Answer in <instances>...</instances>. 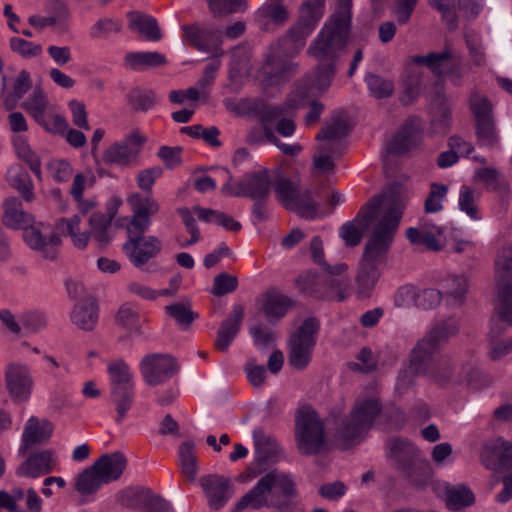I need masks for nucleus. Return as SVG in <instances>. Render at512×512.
Wrapping results in <instances>:
<instances>
[{"mask_svg": "<svg viewBox=\"0 0 512 512\" xmlns=\"http://www.w3.org/2000/svg\"><path fill=\"white\" fill-rule=\"evenodd\" d=\"M404 200L405 194L399 187L386 192L384 213L365 244L356 276L357 292L363 298L370 296L380 278V267L385 263L403 215Z\"/></svg>", "mask_w": 512, "mask_h": 512, "instance_id": "1", "label": "nucleus"}, {"mask_svg": "<svg viewBox=\"0 0 512 512\" xmlns=\"http://www.w3.org/2000/svg\"><path fill=\"white\" fill-rule=\"evenodd\" d=\"M297 485L292 474L273 469L265 473L235 504L233 511L244 509L258 510L264 507L287 509L293 498L297 497Z\"/></svg>", "mask_w": 512, "mask_h": 512, "instance_id": "2", "label": "nucleus"}, {"mask_svg": "<svg viewBox=\"0 0 512 512\" xmlns=\"http://www.w3.org/2000/svg\"><path fill=\"white\" fill-rule=\"evenodd\" d=\"M316 27L298 18L276 44L271 46L262 66V74L272 84H279L289 79L297 70V64L282 57L298 54L306 44V39Z\"/></svg>", "mask_w": 512, "mask_h": 512, "instance_id": "3", "label": "nucleus"}, {"mask_svg": "<svg viewBox=\"0 0 512 512\" xmlns=\"http://www.w3.org/2000/svg\"><path fill=\"white\" fill-rule=\"evenodd\" d=\"M352 0H338L335 13L310 43L307 54L318 62L335 63L347 44L351 28Z\"/></svg>", "mask_w": 512, "mask_h": 512, "instance_id": "4", "label": "nucleus"}, {"mask_svg": "<svg viewBox=\"0 0 512 512\" xmlns=\"http://www.w3.org/2000/svg\"><path fill=\"white\" fill-rule=\"evenodd\" d=\"M381 412L376 398L358 399L349 414L335 419L334 441L342 449L359 444Z\"/></svg>", "mask_w": 512, "mask_h": 512, "instance_id": "5", "label": "nucleus"}, {"mask_svg": "<svg viewBox=\"0 0 512 512\" xmlns=\"http://www.w3.org/2000/svg\"><path fill=\"white\" fill-rule=\"evenodd\" d=\"M460 321L456 317H449L435 323L420 338L409 355V368L414 375L426 374L432 363L434 354L445 345L450 338L458 334Z\"/></svg>", "mask_w": 512, "mask_h": 512, "instance_id": "6", "label": "nucleus"}, {"mask_svg": "<svg viewBox=\"0 0 512 512\" xmlns=\"http://www.w3.org/2000/svg\"><path fill=\"white\" fill-rule=\"evenodd\" d=\"M395 187L401 188V190L404 192V208L406 207L409 198L407 188L399 183H394L387 186L380 195L375 196L364 207H362L352 221L346 222L340 227L339 236L343 239L346 246L355 247L359 245L365 231L373 222V227H375V225L377 224V222L384 213V202L386 201V192H388V190H390L391 188ZM373 229L374 228H372V230Z\"/></svg>", "mask_w": 512, "mask_h": 512, "instance_id": "7", "label": "nucleus"}, {"mask_svg": "<svg viewBox=\"0 0 512 512\" xmlns=\"http://www.w3.org/2000/svg\"><path fill=\"white\" fill-rule=\"evenodd\" d=\"M295 439L302 455L320 453L326 445L324 422L311 407L299 409L296 417Z\"/></svg>", "mask_w": 512, "mask_h": 512, "instance_id": "8", "label": "nucleus"}, {"mask_svg": "<svg viewBox=\"0 0 512 512\" xmlns=\"http://www.w3.org/2000/svg\"><path fill=\"white\" fill-rule=\"evenodd\" d=\"M320 323L314 317L306 318L290 335L288 345V364L295 370H304L312 360Z\"/></svg>", "mask_w": 512, "mask_h": 512, "instance_id": "9", "label": "nucleus"}, {"mask_svg": "<svg viewBox=\"0 0 512 512\" xmlns=\"http://www.w3.org/2000/svg\"><path fill=\"white\" fill-rule=\"evenodd\" d=\"M227 182L222 186V194L230 197H246L250 199H268L273 185V176L267 168L245 173L238 181L232 183V175L227 169Z\"/></svg>", "mask_w": 512, "mask_h": 512, "instance_id": "10", "label": "nucleus"}, {"mask_svg": "<svg viewBox=\"0 0 512 512\" xmlns=\"http://www.w3.org/2000/svg\"><path fill=\"white\" fill-rule=\"evenodd\" d=\"M299 290L305 295L315 298L335 300L341 302L345 299V276L324 280L312 272H306L296 279Z\"/></svg>", "mask_w": 512, "mask_h": 512, "instance_id": "11", "label": "nucleus"}, {"mask_svg": "<svg viewBox=\"0 0 512 512\" xmlns=\"http://www.w3.org/2000/svg\"><path fill=\"white\" fill-rule=\"evenodd\" d=\"M23 231V239L30 249L46 260L56 259L61 238L50 225L33 221Z\"/></svg>", "mask_w": 512, "mask_h": 512, "instance_id": "12", "label": "nucleus"}, {"mask_svg": "<svg viewBox=\"0 0 512 512\" xmlns=\"http://www.w3.org/2000/svg\"><path fill=\"white\" fill-rule=\"evenodd\" d=\"M139 370L143 381L154 387L169 381L177 373L178 366L169 354L151 353L141 359Z\"/></svg>", "mask_w": 512, "mask_h": 512, "instance_id": "13", "label": "nucleus"}, {"mask_svg": "<svg viewBox=\"0 0 512 512\" xmlns=\"http://www.w3.org/2000/svg\"><path fill=\"white\" fill-rule=\"evenodd\" d=\"M5 388L11 400L24 403L30 399L34 379L30 367L21 362H11L4 371Z\"/></svg>", "mask_w": 512, "mask_h": 512, "instance_id": "14", "label": "nucleus"}, {"mask_svg": "<svg viewBox=\"0 0 512 512\" xmlns=\"http://www.w3.org/2000/svg\"><path fill=\"white\" fill-rule=\"evenodd\" d=\"M118 500L123 506L144 512H173L169 502L155 495L149 488L141 486L123 489Z\"/></svg>", "mask_w": 512, "mask_h": 512, "instance_id": "15", "label": "nucleus"}, {"mask_svg": "<svg viewBox=\"0 0 512 512\" xmlns=\"http://www.w3.org/2000/svg\"><path fill=\"white\" fill-rule=\"evenodd\" d=\"M474 372L472 368L466 371L465 366L459 367L452 357L444 355L429 366L425 375L439 386H449L470 383Z\"/></svg>", "mask_w": 512, "mask_h": 512, "instance_id": "16", "label": "nucleus"}, {"mask_svg": "<svg viewBox=\"0 0 512 512\" xmlns=\"http://www.w3.org/2000/svg\"><path fill=\"white\" fill-rule=\"evenodd\" d=\"M181 30L184 44L200 52H214L216 56L224 55V51L219 49L217 40L218 28L195 22L183 25Z\"/></svg>", "mask_w": 512, "mask_h": 512, "instance_id": "17", "label": "nucleus"}, {"mask_svg": "<svg viewBox=\"0 0 512 512\" xmlns=\"http://www.w3.org/2000/svg\"><path fill=\"white\" fill-rule=\"evenodd\" d=\"M290 18V9L284 0H266L254 13L255 22L265 32L284 27Z\"/></svg>", "mask_w": 512, "mask_h": 512, "instance_id": "18", "label": "nucleus"}, {"mask_svg": "<svg viewBox=\"0 0 512 512\" xmlns=\"http://www.w3.org/2000/svg\"><path fill=\"white\" fill-rule=\"evenodd\" d=\"M480 458L484 466L499 472L512 469V442L503 438L492 439L482 447Z\"/></svg>", "mask_w": 512, "mask_h": 512, "instance_id": "19", "label": "nucleus"}, {"mask_svg": "<svg viewBox=\"0 0 512 512\" xmlns=\"http://www.w3.org/2000/svg\"><path fill=\"white\" fill-rule=\"evenodd\" d=\"M200 487L213 510L222 508L233 495L231 480L219 474H207L199 479Z\"/></svg>", "mask_w": 512, "mask_h": 512, "instance_id": "20", "label": "nucleus"}, {"mask_svg": "<svg viewBox=\"0 0 512 512\" xmlns=\"http://www.w3.org/2000/svg\"><path fill=\"white\" fill-rule=\"evenodd\" d=\"M123 250L130 261L140 267L159 254L161 241L155 236H133L123 245Z\"/></svg>", "mask_w": 512, "mask_h": 512, "instance_id": "21", "label": "nucleus"}, {"mask_svg": "<svg viewBox=\"0 0 512 512\" xmlns=\"http://www.w3.org/2000/svg\"><path fill=\"white\" fill-rule=\"evenodd\" d=\"M421 138V121L418 118H410L387 144V152L396 155L404 154L416 147Z\"/></svg>", "mask_w": 512, "mask_h": 512, "instance_id": "22", "label": "nucleus"}, {"mask_svg": "<svg viewBox=\"0 0 512 512\" xmlns=\"http://www.w3.org/2000/svg\"><path fill=\"white\" fill-rule=\"evenodd\" d=\"M244 319V307L241 304H235L225 320L222 321L217 331L215 339V348L221 352H226L240 331Z\"/></svg>", "mask_w": 512, "mask_h": 512, "instance_id": "23", "label": "nucleus"}, {"mask_svg": "<svg viewBox=\"0 0 512 512\" xmlns=\"http://www.w3.org/2000/svg\"><path fill=\"white\" fill-rule=\"evenodd\" d=\"M53 432V425L46 419L31 416L24 427L20 452L25 453L35 445L48 441Z\"/></svg>", "mask_w": 512, "mask_h": 512, "instance_id": "24", "label": "nucleus"}, {"mask_svg": "<svg viewBox=\"0 0 512 512\" xmlns=\"http://www.w3.org/2000/svg\"><path fill=\"white\" fill-rule=\"evenodd\" d=\"M444 229L432 223H422L418 227H410L406 230V237L411 244L425 246L429 250L439 251L442 249L439 237Z\"/></svg>", "mask_w": 512, "mask_h": 512, "instance_id": "25", "label": "nucleus"}, {"mask_svg": "<svg viewBox=\"0 0 512 512\" xmlns=\"http://www.w3.org/2000/svg\"><path fill=\"white\" fill-rule=\"evenodd\" d=\"M98 304L92 297L84 298L73 306L70 320L83 331H92L98 322Z\"/></svg>", "mask_w": 512, "mask_h": 512, "instance_id": "26", "label": "nucleus"}, {"mask_svg": "<svg viewBox=\"0 0 512 512\" xmlns=\"http://www.w3.org/2000/svg\"><path fill=\"white\" fill-rule=\"evenodd\" d=\"M386 456L391 465L398 471L402 465L420 457L418 449L409 441L401 438H391L386 442Z\"/></svg>", "mask_w": 512, "mask_h": 512, "instance_id": "27", "label": "nucleus"}, {"mask_svg": "<svg viewBox=\"0 0 512 512\" xmlns=\"http://www.w3.org/2000/svg\"><path fill=\"white\" fill-rule=\"evenodd\" d=\"M434 490L439 496L445 497L446 505L451 510H459L474 502L472 491L462 485L451 486L445 482H437Z\"/></svg>", "mask_w": 512, "mask_h": 512, "instance_id": "28", "label": "nucleus"}, {"mask_svg": "<svg viewBox=\"0 0 512 512\" xmlns=\"http://www.w3.org/2000/svg\"><path fill=\"white\" fill-rule=\"evenodd\" d=\"M106 484L118 480L127 466V459L120 452L104 454L93 463Z\"/></svg>", "mask_w": 512, "mask_h": 512, "instance_id": "29", "label": "nucleus"}, {"mask_svg": "<svg viewBox=\"0 0 512 512\" xmlns=\"http://www.w3.org/2000/svg\"><path fill=\"white\" fill-rule=\"evenodd\" d=\"M54 465L55 462L52 451L44 450L30 455L28 459L18 467L17 473L21 476L37 478L50 473Z\"/></svg>", "mask_w": 512, "mask_h": 512, "instance_id": "30", "label": "nucleus"}, {"mask_svg": "<svg viewBox=\"0 0 512 512\" xmlns=\"http://www.w3.org/2000/svg\"><path fill=\"white\" fill-rule=\"evenodd\" d=\"M3 223L10 229H25L33 221V217L24 211L21 201L16 197H9L3 203Z\"/></svg>", "mask_w": 512, "mask_h": 512, "instance_id": "31", "label": "nucleus"}, {"mask_svg": "<svg viewBox=\"0 0 512 512\" xmlns=\"http://www.w3.org/2000/svg\"><path fill=\"white\" fill-rule=\"evenodd\" d=\"M129 19L128 28L144 35L149 41H159L162 38V32L157 20L139 11H130L127 13Z\"/></svg>", "mask_w": 512, "mask_h": 512, "instance_id": "32", "label": "nucleus"}, {"mask_svg": "<svg viewBox=\"0 0 512 512\" xmlns=\"http://www.w3.org/2000/svg\"><path fill=\"white\" fill-rule=\"evenodd\" d=\"M291 305V299L277 289H270L263 294L262 309L270 322L284 317Z\"/></svg>", "mask_w": 512, "mask_h": 512, "instance_id": "33", "label": "nucleus"}, {"mask_svg": "<svg viewBox=\"0 0 512 512\" xmlns=\"http://www.w3.org/2000/svg\"><path fill=\"white\" fill-rule=\"evenodd\" d=\"M456 54L449 49L442 52H431L427 55H415L411 58L414 64L426 66L435 76L443 77L446 75L449 65L452 63Z\"/></svg>", "mask_w": 512, "mask_h": 512, "instance_id": "34", "label": "nucleus"}, {"mask_svg": "<svg viewBox=\"0 0 512 512\" xmlns=\"http://www.w3.org/2000/svg\"><path fill=\"white\" fill-rule=\"evenodd\" d=\"M115 213V210L111 209L108 213H93L89 218L90 233L88 234L92 235L100 248L106 247L112 239L109 228Z\"/></svg>", "mask_w": 512, "mask_h": 512, "instance_id": "35", "label": "nucleus"}, {"mask_svg": "<svg viewBox=\"0 0 512 512\" xmlns=\"http://www.w3.org/2000/svg\"><path fill=\"white\" fill-rule=\"evenodd\" d=\"M398 471L411 485L418 487L425 486L432 476L430 463L421 456L405 464V466L402 465V468Z\"/></svg>", "mask_w": 512, "mask_h": 512, "instance_id": "36", "label": "nucleus"}, {"mask_svg": "<svg viewBox=\"0 0 512 512\" xmlns=\"http://www.w3.org/2000/svg\"><path fill=\"white\" fill-rule=\"evenodd\" d=\"M178 463L183 477L189 483H194L197 479L199 465L193 441H184L180 444L178 449Z\"/></svg>", "mask_w": 512, "mask_h": 512, "instance_id": "37", "label": "nucleus"}, {"mask_svg": "<svg viewBox=\"0 0 512 512\" xmlns=\"http://www.w3.org/2000/svg\"><path fill=\"white\" fill-rule=\"evenodd\" d=\"M139 154V149L132 147L128 142H117L109 146L103 153V162L108 165L126 166Z\"/></svg>", "mask_w": 512, "mask_h": 512, "instance_id": "38", "label": "nucleus"}, {"mask_svg": "<svg viewBox=\"0 0 512 512\" xmlns=\"http://www.w3.org/2000/svg\"><path fill=\"white\" fill-rule=\"evenodd\" d=\"M274 191L277 200L285 207H293V199L297 196L300 189L296 182L283 176L280 169H276L273 174Z\"/></svg>", "mask_w": 512, "mask_h": 512, "instance_id": "39", "label": "nucleus"}, {"mask_svg": "<svg viewBox=\"0 0 512 512\" xmlns=\"http://www.w3.org/2000/svg\"><path fill=\"white\" fill-rule=\"evenodd\" d=\"M105 484L104 479L92 464L77 475L74 488L81 496L86 497L95 494Z\"/></svg>", "mask_w": 512, "mask_h": 512, "instance_id": "40", "label": "nucleus"}, {"mask_svg": "<svg viewBox=\"0 0 512 512\" xmlns=\"http://www.w3.org/2000/svg\"><path fill=\"white\" fill-rule=\"evenodd\" d=\"M451 110L445 95L438 94L431 106V124L439 133H445L451 125Z\"/></svg>", "mask_w": 512, "mask_h": 512, "instance_id": "41", "label": "nucleus"}, {"mask_svg": "<svg viewBox=\"0 0 512 512\" xmlns=\"http://www.w3.org/2000/svg\"><path fill=\"white\" fill-rule=\"evenodd\" d=\"M125 63L133 70H145L164 66L167 60L159 52H130L125 56Z\"/></svg>", "mask_w": 512, "mask_h": 512, "instance_id": "42", "label": "nucleus"}, {"mask_svg": "<svg viewBox=\"0 0 512 512\" xmlns=\"http://www.w3.org/2000/svg\"><path fill=\"white\" fill-rule=\"evenodd\" d=\"M7 180L15 188L26 202H32L35 198L32 180L24 169L12 166L7 171Z\"/></svg>", "mask_w": 512, "mask_h": 512, "instance_id": "43", "label": "nucleus"}, {"mask_svg": "<svg viewBox=\"0 0 512 512\" xmlns=\"http://www.w3.org/2000/svg\"><path fill=\"white\" fill-rule=\"evenodd\" d=\"M480 198L481 192L479 190L468 185H462L459 190V209L472 220H480L482 218L478 205Z\"/></svg>", "mask_w": 512, "mask_h": 512, "instance_id": "44", "label": "nucleus"}, {"mask_svg": "<svg viewBox=\"0 0 512 512\" xmlns=\"http://www.w3.org/2000/svg\"><path fill=\"white\" fill-rule=\"evenodd\" d=\"M279 110L276 109H270L267 110L263 116H262V127L265 132V137L268 142L274 144L276 147H278L281 152L287 156H296L302 151V146L295 143V144H285L279 140V138L275 135L273 129L269 127V121L271 119L277 118L279 115Z\"/></svg>", "mask_w": 512, "mask_h": 512, "instance_id": "45", "label": "nucleus"}, {"mask_svg": "<svg viewBox=\"0 0 512 512\" xmlns=\"http://www.w3.org/2000/svg\"><path fill=\"white\" fill-rule=\"evenodd\" d=\"M110 397L117 413L115 421L120 424L134 404L135 386L110 389Z\"/></svg>", "mask_w": 512, "mask_h": 512, "instance_id": "46", "label": "nucleus"}, {"mask_svg": "<svg viewBox=\"0 0 512 512\" xmlns=\"http://www.w3.org/2000/svg\"><path fill=\"white\" fill-rule=\"evenodd\" d=\"M116 323L129 333L142 335L141 320L137 308L132 303H125L120 306L116 316Z\"/></svg>", "mask_w": 512, "mask_h": 512, "instance_id": "47", "label": "nucleus"}, {"mask_svg": "<svg viewBox=\"0 0 512 512\" xmlns=\"http://www.w3.org/2000/svg\"><path fill=\"white\" fill-rule=\"evenodd\" d=\"M110 389L135 386L133 373L130 367L123 360H116L109 363L107 367Z\"/></svg>", "mask_w": 512, "mask_h": 512, "instance_id": "48", "label": "nucleus"}, {"mask_svg": "<svg viewBox=\"0 0 512 512\" xmlns=\"http://www.w3.org/2000/svg\"><path fill=\"white\" fill-rule=\"evenodd\" d=\"M496 283H512V245H503L495 258Z\"/></svg>", "mask_w": 512, "mask_h": 512, "instance_id": "49", "label": "nucleus"}, {"mask_svg": "<svg viewBox=\"0 0 512 512\" xmlns=\"http://www.w3.org/2000/svg\"><path fill=\"white\" fill-rule=\"evenodd\" d=\"M23 108L38 124H44V117L51 110L50 103L41 89H35Z\"/></svg>", "mask_w": 512, "mask_h": 512, "instance_id": "50", "label": "nucleus"}, {"mask_svg": "<svg viewBox=\"0 0 512 512\" xmlns=\"http://www.w3.org/2000/svg\"><path fill=\"white\" fill-rule=\"evenodd\" d=\"M310 253L313 262L321 266L330 276H344L343 273L347 270V265L345 263H338L334 266H330L324 260V246L319 236H314L311 239Z\"/></svg>", "mask_w": 512, "mask_h": 512, "instance_id": "51", "label": "nucleus"}, {"mask_svg": "<svg viewBox=\"0 0 512 512\" xmlns=\"http://www.w3.org/2000/svg\"><path fill=\"white\" fill-rule=\"evenodd\" d=\"M80 222V218L77 215H74L68 219H60L57 223V227L71 238L75 247L83 249L89 242V234L87 232L80 231Z\"/></svg>", "mask_w": 512, "mask_h": 512, "instance_id": "52", "label": "nucleus"}, {"mask_svg": "<svg viewBox=\"0 0 512 512\" xmlns=\"http://www.w3.org/2000/svg\"><path fill=\"white\" fill-rule=\"evenodd\" d=\"M444 287L452 304L462 305L468 291V278L463 274L450 275L444 280Z\"/></svg>", "mask_w": 512, "mask_h": 512, "instance_id": "53", "label": "nucleus"}, {"mask_svg": "<svg viewBox=\"0 0 512 512\" xmlns=\"http://www.w3.org/2000/svg\"><path fill=\"white\" fill-rule=\"evenodd\" d=\"M497 315L512 326V283L497 284Z\"/></svg>", "mask_w": 512, "mask_h": 512, "instance_id": "54", "label": "nucleus"}, {"mask_svg": "<svg viewBox=\"0 0 512 512\" xmlns=\"http://www.w3.org/2000/svg\"><path fill=\"white\" fill-rule=\"evenodd\" d=\"M127 102L133 112H147L156 103V95L147 89L135 88L127 94Z\"/></svg>", "mask_w": 512, "mask_h": 512, "instance_id": "55", "label": "nucleus"}, {"mask_svg": "<svg viewBox=\"0 0 512 512\" xmlns=\"http://www.w3.org/2000/svg\"><path fill=\"white\" fill-rule=\"evenodd\" d=\"M475 182L483 183L487 189L504 192L507 189V183L504 177L494 168L483 167L475 171Z\"/></svg>", "mask_w": 512, "mask_h": 512, "instance_id": "56", "label": "nucleus"}, {"mask_svg": "<svg viewBox=\"0 0 512 512\" xmlns=\"http://www.w3.org/2000/svg\"><path fill=\"white\" fill-rule=\"evenodd\" d=\"M349 133V127L345 120L343 119H335L331 123H327L321 131L317 134L316 140L318 141H326L333 148H335V141H338Z\"/></svg>", "mask_w": 512, "mask_h": 512, "instance_id": "57", "label": "nucleus"}, {"mask_svg": "<svg viewBox=\"0 0 512 512\" xmlns=\"http://www.w3.org/2000/svg\"><path fill=\"white\" fill-rule=\"evenodd\" d=\"M335 72V63L319 62L314 73L308 76L310 86L318 90H326L331 85Z\"/></svg>", "mask_w": 512, "mask_h": 512, "instance_id": "58", "label": "nucleus"}, {"mask_svg": "<svg viewBox=\"0 0 512 512\" xmlns=\"http://www.w3.org/2000/svg\"><path fill=\"white\" fill-rule=\"evenodd\" d=\"M293 207H287V210L296 212L299 216L306 219H313L317 215V203L313 201L312 191H299L293 199Z\"/></svg>", "mask_w": 512, "mask_h": 512, "instance_id": "59", "label": "nucleus"}, {"mask_svg": "<svg viewBox=\"0 0 512 512\" xmlns=\"http://www.w3.org/2000/svg\"><path fill=\"white\" fill-rule=\"evenodd\" d=\"M213 16L241 13L247 9V0H206Z\"/></svg>", "mask_w": 512, "mask_h": 512, "instance_id": "60", "label": "nucleus"}, {"mask_svg": "<svg viewBox=\"0 0 512 512\" xmlns=\"http://www.w3.org/2000/svg\"><path fill=\"white\" fill-rule=\"evenodd\" d=\"M365 82L371 95L377 99L388 98L394 92L393 82L379 75L368 73Z\"/></svg>", "mask_w": 512, "mask_h": 512, "instance_id": "61", "label": "nucleus"}, {"mask_svg": "<svg viewBox=\"0 0 512 512\" xmlns=\"http://www.w3.org/2000/svg\"><path fill=\"white\" fill-rule=\"evenodd\" d=\"M317 151L318 155L313 158L314 167L323 174L333 171L335 166V155L339 156L341 153L338 152L336 148H333L329 143L320 145Z\"/></svg>", "mask_w": 512, "mask_h": 512, "instance_id": "62", "label": "nucleus"}, {"mask_svg": "<svg viewBox=\"0 0 512 512\" xmlns=\"http://www.w3.org/2000/svg\"><path fill=\"white\" fill-rule=\"evenodd\" d=\"M31 87L30 75L22 70L14 83L13 92L6 96L4 105L7 110H12L17 102L28 92Z\"/></svg>", "mask_w": 512, "mask_h": 512, "instance_id": "63", "label": "nucleus"}, {"mask_svg": "<svg viewBox=\"0 0 512 512\" xmlns=\"http://www.w3.org/2000/svg\"><path fill=\"white\" fill-rule=\"evenodd\" d=\"M470 109L474 115L475 122L494 119L492 103L486 96L478 92L471 94Z\"/></svg>", "mask_w": 512, "mask_h": 512, "instance_id": "64", "label": "nucleus"}]
</instances>
